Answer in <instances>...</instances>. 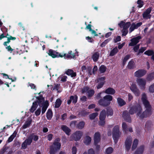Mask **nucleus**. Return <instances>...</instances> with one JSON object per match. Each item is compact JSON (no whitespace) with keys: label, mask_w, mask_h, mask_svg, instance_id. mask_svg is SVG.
<instances>
[{"label":"nucleus","mask_w":154,"mask_h":154,"mask_svg":"<svg viewBox=\"0 0 154 154\" xmlns=\"http://www.w3.org/2000/svg\"><path fill=\"white\" fill-rule=\"evenodd\" d=\"M61 103L62 101L60 99L58 98L57 99L55 103L54 107L55 108H59L61 105Z\"/></svg>","instance_id":"39"},{"label":"nucleus","mask_w":154,"mask_h":154,"mask_svg":"<svg viewBox=\"0 0 154 154\" xmlns=\"http://www.w3.org/2000/svg\"><path fill=\"white\" fill-rule=\"evenodd\" d=\"M94 93L95 92L94 90L91 89L89 90L88 92V97H92L94 95Z\"/></svg>","instance_id":"52"},{"label":"nucleus","mask_w":154,"mask_h":154,"mask_svg":"<svg viewBox=\"0 0 154 154\" xmlns=\"http://www.w3.org/2000/svg\"><path fill=\"white\" fill-rule=\"evenodd\" d=\"M65 73L71 77H74L76 76V73L71 69H69L65 72Z\"/></svg>","instance_id":"19"},{"label":"nucleus","mask_w":154,"mask_h":154,"mask_svg":"<svg viewBox=\"0 0 154 154\" xmlns=\"http://www.w3.org/2000/svg\"><path fill=\"white\" fill-rule=\"evenodd\" d=\"M121 40V37L120 36H118L114 39V42L117 43Z\"/></svg>","instance_id":"61"},{"label":"nucleus","mask_w":154,"mask_h":154,"mask_svg":"<svg viewBox=\"0 0 154 154\" xmlns=\"http://www.w3.org/2000/svg\"><path fill=\"white\" fill-rule=\"evenodd\" d=\"M136 29H137L136 27V24L134 23H132L131 26L130 28L129 31L130 32H131L133 31H134V30Z\"/></svg>","instance_id":"53"},{"label":"nucleus","mask_w":154,"mask_h":154,"mask_svg":"<svg viewBox=\"0 0 154 154\" xmlns=\"http://www.w3.org/2000/svg\"><path fill=\"white\" fill-rule=\"evenodd\" d=\"M61 128L67 135H69L71 130L67 126L65 125H62L61 126Z\"/></svg>","instance_id":"24"},{"label":"nucleus","mask_w":154,"mask_h":154,"mask_svg":"<svg viewBox=\"0 0 154 154\" xmlns=\"http://www.w3.org/2000/svg\"><path fill=\"white\" fill-rule=\"evenodd\" d=\"M106 114L105 110L104 109H103L100 113L99 119L105 120L106 117Z\"/></svg>","instance_id":"31"},{"label":"nucleus","mask_w":154,"mask_h":154,"mask_svg":"<svg viewBox=\"0 0 154 154\" xmlns=\"http://www.w3.org/2000/svg\"><path fill=\"white\" fill-rule=\"evenodd\" d=\"M122 127L123 130L124 131L125 133H126L128 131V128L127 125L125 122H123L122 125Z\"/></svg>","instance_id":"46"},{"label":"nucleus","mask_w":154,"mask_h":154,"mask_svg":"<svg viewBox=\"0 0 154 154\" xmlns=\"http://www.w3.org/2000/svg\"><path fill=\"white\" fill-rule=\"evenodd\" d=\"M113 114V111L111 107H108L107 108L106 112V115L107 116H112Z\"/></svg>","instance_id":"36"},{"label":"nucleus","mask_w":154,"mask_h":154,"mask_svg":"<svg viewBox=\"0 0 154 154\" xmlns=\"http://www.w3.org/2000/svg\"><path fill=\"white\" fill-rule=\"evenodd\" d=\"M112 134L114 142L116 144L117 143L120 137V132L118 125H116L113 128Z\"/></svg>","instance_id":"4"},{"label":"nucleus","mask_w":154,"mask_h":154,"mask_svg":"<svg viewBox=\"0 0 154 154\" xmlns=\"http://www.w3.org/2000/svg\"><path fill=\"white\" fill-rule=\"evenodd\" d=\"M77 100L78 96L76 95L71 96L69 97V99L67 101V104L70 105L72 102L73 103L75 104L77 103Z\"/></svg>","instance_id":"15"},{"label":"nucleus","mask_w":154,"mask_h":154,"mask_svg":"<svg viewBox=\"0 0 154 154\" xmlns=\"http://www.w3.org/2000/svg\"><path fill=\"white\" fill-rule=\"evenodd\" d=\"M94 144H98L100 141V134L99 132H95L94 137Z\"/></svg>","instance_id":"16"},{"label":"nucleus","mask_w":154,"mask_h":154,"mask_svg":"<svg viewBox=\"0 0 154 154\" xmlns=\"http://www.w3.org/2000/svg\"><path fill=\"white\" fill-rule=\"evenodd\" d=\"M127 67L129 69H133L135 67V63L133 60H130L129 62Z\"/></svg>","instance_id":"23"},{"label":"nucleus","mask_w":154,"mask_h":154,"mask_svg":"<svg viewBox=\"0 0 154 154\" xmlns=\"http://www.w3.org/2000/svg\"><path fill=\"white\" fill-rule=\"evenodd\" d=\"M5 48L10 53H11L14 50V49L12 48L10 45L8 46H7V47H6Z\"/></svg>","instance_id":"64"},{"label":"nucleus","mask_w":154,"mask_h":154,"mask_svg":"<svg viewBox=\"0 0 154 154\" xmlns=\"http://www.w3.org/2000/svg\"><path fill=\"white\" fill-rule=\"evenodd\" d=\"M98 115V113L97 112L92 113L90 115L89 118L91 120L94 119Z\"/></svg>","instance_id":"50"},{"label":"nucleus","mask_w":154,"mask_h":154,"mask_svg":"<svg viewBox=\"0 0 154 154\" xmlns=\"http://www.w3.org/2000/svg\"><path fill=\"white\" fill-rule=\"evenodd\" d=\"M53 113L52 110L48 109L46 113V117L48 120H50L53 116Z\"/></svg>","instance_id":"26"},{"label":"nucleus","mask_w":154,"mask_h":154,"mask_svg":"<svg viewBox=\"0 0 154 154\" xmlns=\"http://www.w3.org/2000/svg\"><path fill=\"white\" fill-rule=\"evenodd\" d=\"M132 142L131 137H127L125 142L126 150L128 151L130 149Z\"/></svg>","instance_id":"7"},{"label":"nucleus","mask_w":154,"mask_h":154,"mask_svg":"<svg viewBox=\"0 0 154 154\" xmlns=\"http://www.w3.org/2000/svg\"><path fill=\"white\" fill-rule=\"evenodd\" d=\"M130 89L136 96H139L140 95V91L135 83H132L130 87Z\"/></svg>","instance_id":"6"},{"label":"nucleus","mask_w":154,"mask_h":154,"mask_svg":"<svg viewBox=\"0 0 154 154\" xmlns=\"http://www.w3.org/2000/svg\"><path fill=\"white\" fill-rule=\"evenodd\" d=\"M141 38V36H138L131 39L130 40L131 42L129 43V46H133L135 45L139 42L140 39Z\"/></svg>","instance_id":"9"},{"label":"nucleus","mask_w":154,"mask_h":154,"mask_svg":"<svg viewBox=\"0 0 154 154\" xmlns=\"http://www.w3.org/2000/svg\"><path fill=\"white\" fill-rule=\"evenodd\" d=\"M112 97L110 95H107L103 98L100 99L98 101V103L100 106L106 107L109 106L111 103L110 101L112 100Z\"/></svg>","instance_id":"3"},{"label":"nucleus","mask_w":154,"mask_h":154,"mask_svg":"<svg viewBox=\"0 0 154 154\" xmlns=\"http://www.w3.org/2000/svg\"><path fill=\"white\" fill-rule=\"evenodd\" d=\"M64 55L66 58L68 59L74 58L75 57V55L74 54L72 53L71 51H69L67 54H64Z\"/></svg>","instance_id":"27"},{"label":"nucleus","mask_w":154,"mask_h":154,"mask_svg":"<svg viewBox=\"0 0 154 154\" xmlns=\"http://www.w3.org/2000/svg\"><path fill=\"white\" fill-rule=\"evenodd\" d=\"M85 124V123L84 122H80L77 124L76 128L79 129H82L84 128Z\"/></svg>","instance_id":"32"},{"label":"nucleus","mask_w":154,"mask_h":154,"mask_svg":"<svg viewBox=\"0 0 154 154\" xmlns=\"http://www.w3.org/2000/svg\"><path fill=\"white\" fill-rule=\"evenodd\" d=\"M138 140L137 139H135L134 140L131 148L132 151L134 150L136 148L138 144Z\"/></svg>","instance_id":"42"},{"label":"nucleus","mask_w":154,"mask_h":154,"mask_svg":"<svg viewBox=\"0 0 154 154\" xmlns=\"http://www.w3.org/2000/svg\"><path fill=\"white\" fill-rule=\"evenodd\" d=\"M13 55H20L21 54L23 53V52L21 50L17 48L16 49H14L13 51Z\"/></svg>","instance_id":"38"},{"label":"nucleus","mask_w":154,"mask_h":154,"mask_svg":"<svg viewBox=\"0 0 154 154\" xmlns=\"http://www.w3.org/2000/svg\"><path fill=\"white\" fill-rule=\"evenodd\" d=\"M24 141L28 145H30L32 141V136L30 135Z\"/></svg>","instance_id":"37"},{"label":"nucleus","mask_w":154,"mask_h":154,"mask_svg":"<svg viewBox=\"0 0 154 154\" xmlns=\"http://www.w3.org/2000/svg\"><path fill=\"white\" fill-rule=\"evenodd\" d=\"M118 52V50L117 47L114 48L110 51L109 56H113L115 55Z\"/></svg>","instance_id":"35"},{"label":"nucleus","mask_w":154,"mask_h":154,"mask_svg":"<svg viewBox=\"0 0 154 154\" xmlns=\"http://www.w3.org/2000/svg\"><path fill=\"white\" fill-rule=\"evenodd\" d=\"M144 149V146L143 145L140 146L137 148L134 154H142L143 153Z\"/></svg>","instance_id":"22"},{"label":"nucleus","mask_w":154,"mask_h":154,"mask_svg":"<svg viewBox=\"0 0 154 154\" xmlns=\"http://www.w3.org/2000/svg\"><path fill=\"white\" fill-rule=\"evenodd\" d=\"M48 54L49 56L53 58H55L58 57V54L59 53L51 49L49 50L48 52Z\"/></svg>","instance_id":"17"},{"label":"nucleus","mask_w":154,"mask_h":154,"mask_svg":"<svg viewBox=\"0 0 154 154\" xmlns=\"http://www.w3.org/2000/svg\"><path fill=\"white\" fill-rule=\"evenodd\" d=\"M83 135V133L80 131H76L72 134L71 137L72 140L75 141L79 140Z\"/></svg>","instance_id":"5"},{"label":"nucleus","mask_w":154,"mask_h":154,"mask_svg":"<svg viewBox=\"0 0 154 154\" xmlns=\"http://www.w3.org/2000/svg\"><path fill=\"white\" fill-rule=\"evenodd\" d=\"M130 55L129 54H127L124 57L122 61V64L124 66L126 62L130 58Z\"/></svg>","instance_id":"48"},{"label":"nucleus","mask_w":154,"mask_h":154,"mask_svg":"<svg viewBox=\"0 0 154 154\" xmlns=\"http://www.w3.org/2000/svg\"><path fill=\"white\" fill-rule=\"evenodd\" d=\"M106 69V67L104 65H101L99 68L100 73H102L105 72Z\"/></svg>","instance_id":"41"},{"label":"nucleus","mask_w":154,"mask_h":154,"mask_svg":"<svg viewBox=\"0 0 154 154\" xmlns=\"http://www.w3.org/2000/svg\"><path fill=\"white\" fill-rule=\"evenodd\" d=\"M105 92L109 95H113L115 93L116 91L112 88L109 87L105 90Z\"/></svg>","instance_id":"25"},{"label":"nucleus","mask_w":154,"mask_h":154,"mask_svg":"<svg viewBox=\"0 0 154 154\" xmlns=\"http://www.w3.org/2000/svg\"><path fill=\"white\" fill-rule=\"evenodd\" d=\"M105 78L104 77H102L98 79L97 80V82H99L97 86V89H99L102 88L105 84Z\"/></svg>","instance_id":"14"},{"label":"nucleus","mask_w":154,"mask_h":154,"mask_svg":"<svg viewBox=\"0 0 154 154\" xmlns=\"http://www.w3.org/2000/svg\"><path fill=\"white\" fill-rule=\"evenodd\" d=\"M117 101L119 105L120 106H124L126 103V102L122 99L120 97H118L117 98Z\"/></svg>","instance_id":"29"},{"label":"nucleus","mask_w":154,"mask_h":154,"mask_svg":"<svg viewBox=\"0 0 154 154\" xmlns=\"http://www.w3.org/2000/svg\"><path fill=\"white\" fill-rule=\"evenodd\" d=\"M114 149L111 147H109L105 150V153L106 154H111L113 152Z\"/></svg>","instance_id":"43"},{"label":"nucleus","mask_w":154,"mask_h":154,"mask_svg":"<svg viewBox=\"0 0 154 154\" xmlns=\"http://www.w3.org/2000/svg\"><path fill=\"white\" fill-rule=\"evenodd\" d=\"M146 73V71L144 69H140L134 72L135 76L140 78L145 75Z\"/></svg>","instance_id":"13"},{"label":"nucleus","mask_w":154,"mask_h":154,"mask_svg":"<svg viewBox=\"0 0 154 154\" xmlns=\"http://www.w3.org/2000/svg\"><path fill=\"white\" fill-rule=\"evenodd\" d=\"M154 54V51L151 50H148L144 52V54L148 56H152Z\"/></svg>","instance_id":"45"},{"label":"nucleus","mask_w":154,"mask_h":154,"mask_svg":"<svg viewBox=\"0 0 154 154\" xmlns=\"http://www.w3.org/2000/svg\"><path fill=\"white\" fill-rule=\"evenodd\" d=\"M100 55L99 52L97 51L94 52L91 56V58L93 61L95 62H97L99 59Z\"/></svg>","instance_id":"18"},{"label":"nucleus","mask_w":154,"mask_h":154,"mask_svg":"<svg viewBox=\"0 0 154 154\" xmlns=\"http://www.w3.org/2000/svg\"><path fill=\"white\" fill-rule=\"evenodd\" d=\"M41 107L38 108L35 112V115L37 116L39 115L41 113Z\"/></svg>","instance_id":"60"},{"label":"nucleus","mask_w":154,"mask_h":154,"mask_svg":"<svg viewBox=\"0 0 154 154\" xmlns=\"http://www.w3.org/2000/svg\"><path fill=\"white\" fill-rule=\"evenodd\" d=\"M142 110L141 106L139 104H137L130 107L129 112L131 115H133L135 113H137V116H139L141 119H143L146 117L145 115L143 114V112H142Z\"/></svg>","instance_id":"2"},{"label":"nucleus","mask_w":154,"mask_h":154,"mask_svg":"<svg viewBox=\"0 0 154 154\" xmlns=\"http://www.w3.org/2000/svg\"><path fill=\"white\" fill-rule=\"evenodd\" d=\"M91 138L89 136H86L84 140V143L86 145L89 144L91 141Z\"/></svg>","instance_id":"34"},{"label":"nucleus","mask_w":154,"mask_h":154,"mask_svg":"<svg viewBox=\"0 0 154 154\" xmlns=\"http://www.w3.org/2000/svg\"><path fill=\"white\" fill-rule=\"evenodd\" d=\"M37 102H34L33 103L30 109V111L31 112H33L37 107L38 105Z\"/></svg>","instance_id":"30"},{"label":"nucleus","mask_w":154,"mask_h":154,"mask_svg":"<svg viewBox=\"0 0 154 154\" xmlns=\"http://www.w3.org/2000/svg\"><path fill=\"white\" fill-rule=\"evenodd\" d=\"M16 134L17 132H14L13 134L11 135L8 138L7 141V143H10L12 141L14 137H16Z\"/></svg>","instance_id":"40"},{"label":"nucleus","mask_w":154,"mask_h":154,"mask_svg":"<svg viewBox=\"0 0 154 154\" xmlns=\"http://www.w3.org/2000/svg\"><path fill=\"white\" fill-rule=\"evenodd\" d=\"M131 25L130 22H127L126 23H125L124 26V29L126 30Z\"/></svg>","instance_id":"55"},{"label":"nucleus","mask_w":154,"mask_h":154,"mask_svg":"<svg viewBox=\"0 0 154 154\" xmlns=\"http://www.w3.org/2000/svg\"><path fill=\"white\" fill-rule=\"evenodd\" d=\"M36 98L37 100L35 102H37V104H38L40 107L45 103V98L43 97L42 95H39L38 97H37Z\"/></svg>","instance_id":"11"},{"label":"nucleus","mask_w":154,"mask_h":154,"mask_svg":"<svg viewBox=\"0 0 154 154\" xmlns=\"http://www.w3.org/2000/svg\"><path fill=\"white\" fill-rule=\"evenodd\" d=\"M30 135H32V139L35 141H37L39 139L38 136L37 135H35L34 133Z\"/></svg>","instance_id":"56"},{"label":"nucleus","mask_w":154,"mask_h":154,"mask_svg":"<svg viewBox=\"0 0 154 154\" xmlns=\"http://www.w3.org/2000/svg\"><path fill=\"white\" fill-rule=\"evenodd\" d=\"M151 127V123L149 121L147 122L145 125V128L146 130H149Z\"/></svg>","instance_id":"49"},{"label":"nucleus","mask_w":154,"mask_h":154,"mask_svg":"<svg viewBox=\"0 0 154 154\" xmlns=\"http://www.w3.org/2000/svg\"><path fill=\"white\" fill-rule=\"evenodd\" d=\"M111 38H109L105 40L100 45V46L102 47H105L106 45L111 40Z\"/></svg>","instance_id":"44"},{"label":"nucleus","mask_w":154,"mask_h":154,"mask_svg":"<svg viewBox=\"0 0 154 154\" xmlns=\"http://www.w3.org/2000/svg\"><path fill=\"white\" fill-rule=\"evenodd\" d=\"M49 105L48 102L47 100H46L45 101V103L44 104L42 107V115L44 114L48 106Z\"/></svg>","instance_id":"28"},{"label":"nucleus","mask_w":154,"mask_h":154,"mask_svg":"<svg viewBox=\"0 0 154 154\" xmlns=\"http://www.w3.org/2000/svg\"><path fill=\"white\" fill-rule=\"evenodd\" d=\"M1 29L5 34H6L8 32V29L4 26L1 28Z\"/></svg>","instance_id":"63"},{"label":"nucleus","mask_w":154,"mask_h":154,"mask_svg":"<svg viewBox=\"0 0 154 154\" xmlns=\"http://www.w3.org/2000/svg\"><path fill=\"white\" fill-rule=\"evenodd\" d=\"M32 121V119L31 118H28V119L25 122V124L22 126L23 129H26L29 127Z\"/></svg>","instance_id":"21"},{"label":"nucleus","mask_w":154,"mask_h":154,"mask_svg":"<svg viewBox=\"0 0 154 154\" xmlns=\"http://www.w3.org/2000/svg\"><path fill=\"white\" fill-rule=\"evenodd\" d=\"M137 4L138 5L137 7L140 8L143 6L144 4V2L143 0H138L137 2Z\"/></svg>","instance_id":"47"},{"label":"nucleus","mask_w":154,"mask_h":154,"mask_svg":"<svg viewBox=\"0 0 154 154\" xmlns=\"http://www.w3.org/2000/svg\"><path fill=\"white\" fill-rule=\"evenodd\" d=\"M57 150L55 149V148L53 146H51L50 147V154H55V152Z\"/></svg>","instance_id":"54"},{"label":"nucleus","mask_w":154,"mask_h":154,"mask_svg":"<svg viewBox=\"0 0 154 154\" xmlns=\"http://www.w3.org/2000/svg\"><path fill=\"white\" fill-rule=\"evenodd\" d=\"M149 91L151 93L154 92V83L150 85L149 87Z\"/></svg>","instance_id":"58"},{"label":"nucleus","mask_w":154,"mask_h":154,"mask_svg":"<svg viewBox=\"0 0 154 154\" xmlns=\"http://www.w3.org/2000/svg\"><path fill=\"white\" fill-rule=\"evenodd\" d=\"M130 114H129V112H128L127 110H125L123 112L122 116L124 119L127 122H131V118L130 116Z\"/></svg>","instance_id":"10"},{"label":"nucleus","mask_w":154,"mask_h":154,"mask_svg":"<svg viewBox=\"0 0 154 154\" xmlns=\"http://www.w3.org/2000/svg\"><path fill=\"white\" fill-rule=\"evenodd\" d=\"M142 101L146 109L143 112V114L145 115L146 118L151 115L152 114V108L149 103L147 99L146 96L145 94H143L141 98Z\"/></svg>","instance_id":"1"},{"label":"nucleus","mask_w":154,"mask_h":154,"mask_svg":"<svg viewBox=\"0 0 154 154\" xmlns=\"http://www.w3.org/2000/svg\"><path fill=\"white\" fill-rule=\"evenodd\" d=\"M137 82L138 85L141 87L144 88L146 82V80L143 79H137Z\"/></svg>","instance_id":"20"},{"label":"nucleus","mask_w":154,"mask_h":154,"mask_svg":"<svg viewBox=\"0 0 154 154\" xmlns=\"http://www.w3.org/2000/svg\"><path fill=\"white\" fill-rule=\"evenodd\" d=\"M60 139L59 138H56L54 141L53 145L51 146H53L54 147L55 149L56 150H59L61 147V143L59 142L60 141Z\"/></svg>","instance_id":"12"},{"label":"nucleus","mask_w":154,"mask_h":154,"mask_svg":"<svg viewBox=\"0 0 154 154\" xmlns=\"http://www.w3.org/2000/svg\"><path fill=\"white\" fill-rule=\"evenodd\" d=\"M146 47H141L139 50L138 52L137 53V55H138L140 53H143L146 50Z\"/></svg>","instance_id":"62"},{"label":"nucleus","mask_w":154,"mask_h":154,"mask_svg":"<svg viewBox=\"0 0 154 154\" xmlns=\"http://www.w3.org/2000/svg\"><path fill=\"white\" fill-rule=\"evenodd\" d=\"M152 10L151 7H149L146 9L143 14V17L144 19H150L151 15L150 14Z\"/></svg>","instance_id":"8"},{"label":"nucleus","mask_w":154,"mask_h":154,"mask_svg":"<svg viewBox=\"0 0 154 154\" xmlns=\"http://www.w3.org/2000/svg\"><path fill=\"white\" fill-rule=\"evenodd\" d=\"M8 148H7L5 145L1 149L0 151V154H4L7 149Z\"/></svg>","instance_id":"59"},{"label":"nucleus","mask_w":154,"mask_h":154,"mask_svg":"<svg viewBox=\"0 0 154 154\" xmlns=\"http://www.w3.org/2000/svg\"><path fill=\"white\" fill-rule=\"evenodd\" d=\"M154 79V72L148 74L146 76V79L147 81H150Z\"/></svg>","instance_id":"33"},{"label":"nucleus","mask_w":154,"mask_h":154,"mask_svg":"<svg viewBox=\"0 0 154 154\" xmlns=\"http://www.w3.org/2000/svg\"><path fill=\"white\" fill-rule=\"evenodd\" d=\"M89 87L88 86H86L84 87L82 90V93H84L86 92H88V91L89 90Z\"/></svg>","instance_id":"57"},{"label":"nucleus","mask_w":154,"mask_h":154,"mask_svg":"<svg viewBox=\"0 0 154 154\" xmlns=\"http://www.w3.org/2000/svg\"><path fill=\"white\" fill-rule=\"evenodd\" d=\"M81 117H84L88 114V112L85 110H82L79 113Z\"/></svg>","instance_id":"51"}]
</instances>
